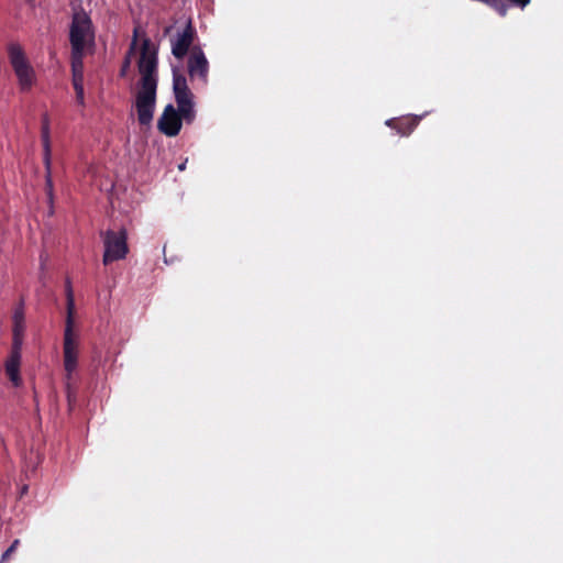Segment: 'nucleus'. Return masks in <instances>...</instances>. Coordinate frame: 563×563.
Listing matches in <instances>:
<instances>
[{"label": "nucleus", "mask_w": 563, "mask_h": 563, "mask_svg": "<svg viewBox=\"0 0 563 563\" xmlns=\"http://www.w3.org/2000/svg\"><path fill=\"white\" fill-rule=\"evenodd\" d=\"M132 58L136 60L140 75L134 90L133 109L140 125L150 128L156 107L157 48L148 38L142 40L141 46L137 47L134 38L121 69L122 76L126 74Z\"/></svg>", "instance_id": "obj_1"}, {"label": "nucleus", "mask_w": 563, "mask_h": 563, "mask_svg": "<svg viewBox=\"0 0 563 563\" xmlns=\"http://www.w3.org/2000/svg\"><path fill=\"white\" fill-rule=\"evenodd\" d=\"M93 42L95 34L89 16L85 12L75 13L70 27L71 63H82V56L92 47Z\"/></svg>", "instance_id": "obj_2"}, {"label": "nucleus", "mask_w": 563, "mask_h": 563, "mask_svg": "<svg viewBox=\"0 0 563 563\" xmlns=\"http://www.w3.org/2000/svg\"><path fill=\"white\" fill-rule=\"evenodd\" d=\"M8 54L21 91H30L36 84V74L25 53L20 45L11 44Z\"/></svg>", "instance_id": "obj_3"}, {"label": "nucleus", "mask_w": 563, "mask_h": 563, "mask_svg": "<svg viewBox=\"0 0 563 563\" xmlns=\"http://www.w3.org/2000/svg\"><path fill=\"white\" fill-rule=\"evenodd\" d=\"M174 92L185 122H194L196 118L194 96L187 86L186 78L179 74H174Z\"/></svg>", "instance_id": "obj_4"}, {"label": "nucleus", "mask_w": 563, "mask_h": 563, "mask_svg": "<svg viewBox=\"0 0 563 563\" xmlns=\"http://www.w3.org/2000/svg\"><path fill=\"white\" fill-rule=\"evenodd\" d=\"M104 254L103 263L107 265L111 262L119 261L125 257L128 253L126 245V231L120 230L118 232L108 231L104 234Z\"/></svg>", "instance_id": "obj_5"}, {"label": "nucleus", "mask_w": 563, "mask_h": 563, "mask_svg": "<svg viewBox=\"0 0 563 563\" xmlns=\"http://www.w3.org/2000/svg\"><path fill=\"white\" fill-rule=\"evenodd\" d=\"M183 121L185 120L180 110L167 104L157 120V128L166 136H176L181 130Z\"/></svg>", "instance_id": "obj_6"}, {"label": "nucleus", "mask_w": 563, "mask_h": 563, "mask_svg": "<svg viewBox=\"0 0 563 563\" xmlns=\"http://www.w3.org/2000/svg\"><path fill=\"white\" fill-rule=\"evenodd\" d=\"M79 335H64L63 338V357L64 368L67 378H70L71 374L77 368L78 355H79Z\"/></svg>", "instance_id": "obj_7"}, {"label": "nucleus", "mask_w": 563, "mask_h": 563, "mask_svg": "<svg viewBox=\"0 0 563 563\" xmlns=\"http://www.w3.org/2000/svg\"><path fill=\"white\" fill-rule=\"evenodd\" d=\"M188 73L192 79L208 81L209 62L200 48H192L188 59Z\"/></svg>", "instance_id": "obj_8"}, {"label": "nucleus", "mask_w": 563, "mask_h": 563, "mask_svg": "<svg viewBox=\"0 0 563 563\" xmlns=\"http://www.w3.org/2000/svg\"><path fill=\"white\" fill-rule=\"evenodd\" d=\"M67 316L65 322L64 335H79L75 323V299L70 286L66 289Z\"/></svg>", "instance_id": "obj_9"}, {"label": "nucleus", "mask_w": 563, "mask_h": 563, "mask_svg": "<svg viewBox=\"0 0 563 563\" xmlns=\"http://www.w3.org/2000/svg\"><path fill=\"white\" fill-rule=\"evenodd\" d=\"M73 67V86L76 92V100L79 106H85L82 63H71Z\"/></svg>", "instance_id": "obj_10"}, {"label": "nucleus", "mask_w": 563, "mask_h": 563, "mask_svg": "<svg viewBox=\"0 0 563 563\" xmlns=\"http://www.w3.org/2000/svg\"><path fill=\"white\" fill-rule=\"evenodd\" d=\"M21 362V353L20 349L13 347L11 356L5 363V372L10 378V380L15 385H20L21 378L19 375V367Z\"/></svg>", "instance_id": "obj_11"}, {"label": "nucleus", "mask_w": 563, "mask_h": 563, "mask_svg": "<svg viewBox=\"0 0 563 563\" xmlns=\"http://www.w3.org/2000/svg\"><path fill=\"white\" fill-rule=\"evenodd\" d=\"M192 37L189 31H184L181 34L177 36V38L173 42L172 53L177 58H183L189 46L191 45Z\"/></svg>", "instance_id": "obj_12"}, {"label": "nucleus", "mask_w": 563, "mask_h": 563, "mask_svg": "<svg viewBox=\"0 0 563 563\" xmlns=\"http://www.w3.org/2000/svg\"><path fill=\"white\" fill-rule=\"evenodd\" d=\"M13 347L21 349L24 333V316L21 310L13 316Z\"/></svg>", "instance_id": "obj_13"}, {"label": "nucleus", "mask_w": 563, "mask_h": 563, "mask_svg": "<svg viewBox=\"0 0 563 563\" xmlns=\"http://www.w3.org/2000/svg\"><path fill=\"white\" fill-rule=\"evenodd\" d=\"M42 141H43V147H44V161H45L46 169L49 170L51 144H49V125H48L47 118H44V120H43Z\"/></svg>", "instance_id": "obj_14"}, {"label": "nucleus", "mask_w": 563, "mask_h": 563, "mask_svg": "<svg viewBox=\"0 0 563 563\" xmlns=\"http://www.w3.org/2000/svg\"><path fill=\"white\" fill-rule=\"evenodd\" d=\"M19 545V540H14L11 547L3 553L2 560H5L10 556L12 552L15 551L16 547Z\"/></svg>", "instance_id": "obj_15"}, {"label": "nucleus", "mask_w": 563, "mask_h": 563, "mask_svg": "<svg viewBox=\"0 0 563 563\" xmlns=\"http://www.w3.org/2000/svg\"><path fill=\"white\" fill-rule=\"evenodd\" d=\"M47 196H48L49 200H52V198H53V185H52V180H51L49 176L47 177Z\"/></svg>", "instance_id": "obj_16"}, {"label": "nucleus", "mask_w": 563, "mask_h": 563, "mask_svg": "<svg viewBox=\"0 0 563 563\" xmlns=\"http://www.w3.org/2000/svg\"><path fill=\"white\" fill-rule=\"evenodd\" d=\"M179 169L184 170L185 169V164L179 165Z\"/></svg>", "instance_id": "obj_17"}]
</instances>
